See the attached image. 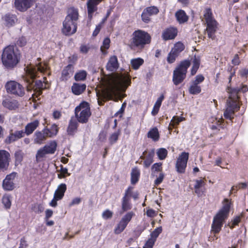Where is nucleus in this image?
<instances>
[{"label": "nucleus", "mask_w": 248, "mask_h": 248, "mask_svg": "<svg viewBox=\"0 0 248 248\" xmlns=\"http://www.w3.org/2000/svg\"><path fill=\"white\" fill-rule=\"evenodd\" d=\"M131 83L127 73H114L103 79L104 87L96 92L98 105L102 106L108 100H116L119 91L124 92Z\"/></svg>", "instance_id": "nucleus-1"}, {"label": "nucleus", "mask_w": 248, "mask_h": 248, "mask_svg": "<svg viewBox=\"0 0 248 248\" xmlns=\"http://www.w3.org/2000/svg\"><path fill=\"white\" fill-rule=\"evenodd\" d=\"M47 68V66L45 64L43 65L41 63L36 64V66H28L25 68L26 73V76L24 80L29 84L28 89H32L34 90H41L46 88L44 86L41 80H36L34 86H32V83L36 77H39V73L45 72Z\"/></svg>", "instance_id": "nucleus-2"}, {"label": "nucleus", "mask_w": 248, "mask_h": 248, "mask_svg": "<svg viewBox=\"0 0 248 248\" xmlns=\"http://www.w3.org/2000/svg\"><path fill=\"white\" fill-rule=\"evenodd\" d=\"M227 92L229 94V96L226 102V108L224 112V116L226 119L232 120L233 118L234 113L240 108L238 93L240 92V89L239 88L228 87Z\"/></svg>", "instance_id": "nucleus-3"}, {"label": "nucleus", "mask_w": 248, "mask_h": 248, "mask_svg": "<svg viewBox=\"0 0 248 248\" xmlns=\"http://www.w3.org/2000/svg\"><path fill=\"white\" fill-rule=\"evenodd\" d=\"M21 55L14 46H9L4 48L1 55V61L4 66L9 69L16 67L20 61Z\"/></svg>", "instance_id": "nucleus-4"}, {"label": "nucleus", "mask_w": 248, "mask_h": 248, "mask_svg": "<svg viewBox=\"0 0 248 248\" xmlns=\"http://www.w3.org/2000/svg\"><path fill=\"white\" fill-rule=\"evenodd\" d=\"M230 204L231 202L228 199H224L222 207L214 217L212 224V231L214 233H218L220 231L224 222L228 218Z\"/></svg>", "instance_id": "nucleus-5"}, {"label": "nucleus", "mask_w": 248, "mask_h": 248, "mask_svg": "<svg viewBox=\"0 0 248 248\" xmlns=\"http://www.w3.org/2000/svg\"><path fill=\"white\" fill-rule=\"evenodd\" d=\"M78 18V10L71 8L68 11V14L63 22L62 31L65 35H71L74 34L77 29L76 22Z\"/></svg>", "instance_id": "nucleus-6"}, {"label": "nucleus", "mask_w": 248, "mask_h": 248, "mask_svg": "<svg viewBox=\"0 0 248 248\" xmlns=\"http://www.w3.org/2000/svg\"><path fill=\"white\" fill-rule=\"evenodd\" d=\"M151 37L149 34L143 31H135L132 35L131 45L139 48H143L146 44L150 43Z\"/></svg>", "instance_id": "nucleus-7"}, {"label": "nucleus", "mask_w": 248, "mask_h": 248, "mask_svg": "<svg viewBox=\"0 0 248 248\" xmlns=\"http://www.w3.org/2000/svg\"><path fill=\"white\" fill-rule=\"evenodd\" d=\"M190 62L188 60L182 62L178 65L173 73L172 81L175 85L182 83L186 77L187 69L189 67Z\"/></svg>", "instance_id": "nucleus-8"}, {"label": "nucleus", "mask_w": 248, "mask_h": 248, "mask_svg": "<svg viewBox=\"0 0 248 248\" xmlns=\"http://www.w3.org/2000/svg\"><path fill=\"white\" fill-rule=\"evenodd\" d=\"M75 114L79 123H86L91 115L89 104L86 102H81L75 108Z\"/></svg>", "instance_id": "nucleus-9"}, {"label": "nucleus", "mask_w": 248, "mask_h": 248, "mask_svg": "<svg viewBox=\"0 0 248 248\" xmlns=\"http://www.w3.org/2000/svg\"><path fill=\"white\" fill-rule=\"evenodd\" d=\"M5 88L7 92L12 94L22 96L25 93L23 86L14 80L8 81L5 84Z\"/></svg>", "instance_id": "nucleus-10"}, {"label": "nucleus", "mask_w": 248, "mask_h": 248, "mask_svg": "<svg viewBox=\"0 0 248 248\" xmlns=\"http://www.w3.org/2000/svg\"><path fill=\"white\" fill-rule=\"evenodd\" d=\"M135 215V213L130 211L126 213L121 219L114 229V233L118 234L121 233L126 228L132 218Z\"/></svg>", "instance_id": "nucleus-11"}, {"label": "nucleus", "mask_w": 248, "mask_h": 248, "mask_svg": "<svg viewBox=\"0 0 248 248\" xmlns=\"http://www.w3.org/2000/svg\"><path fill=\"white\" fill-rule=\"evenodd\" d=\"M189 154L186 152H183L177 158L176 163L177 171L180 173H183L185 171Z\"/></svg>", "instance_id": "nucleus-12"}, {"label": "nucleus", "mask_w": 248, "mask_h": 248, "mask_svg": "<svg viewBox=\"0 0 248 248\" xmlns=\"http://www.w3.org/2000/svg\"><path fill=\"white\" fill-rule=\"evenodd\" d=\"M10 161V153L4 150H0V170L8 169Z\"/></svg>", "instance_id": "nucleus-13"}, {"label": "nucleus", "mask_w": 248, "mask_h": 248, "mask_svg": "<svg viewBox=\"0 0 248 248\" xmlns=\"http://www.w3.org/2000/svg\"><path fill=\"white\" fill-rule=\"evenodd\" d=\"M132 195V187H129L125 191V194L122 199V208L124 212L130 210L132 205L130 202Z\"/></svg>", "instance_id": "nucleus-14"}, {"label": "nucleus", "mask_w": 248, "mask_h": 248, "mask_svg": "<svg viewBox=\"0 0 248 248\" xmlns=\"http://www.w3.org/2000/svg\"><path fill=\"white\" fill-rule=\"evenodd\" d=\"M34 0H15L16 8L21 12H25L30 8L34 3Z\"/></svg>", "instance_id": "nucleus-15"}, {"label": "nucleus", "mask_w": 248, "mask_h": 248, "mask_svg": "<svg viewBox=\"0 0 248 248\" xmlns=\"http://www.w3.org/2000/svg\"><path fill=\"white\" fill-rule=\"evenodd\" d=\"M17 173L15 172L7 175L3 181L2 186L6 190H12L14 189L15 185L14 180L16 177Z\"/></svg>", "instance_id": "nucleus-16"}, {"label": "nucleus", "mask_w": 248, "mask_h": 248, "mask_svg": "<svg viewBox=\"0 0 248 248\" xmlns=\"http://www.w3.org/2000/svg\"><path fill=\"white\" fill-rule=\"evenodd\" d=\"M47 133L46 132L45 129L40 131H36L34 135V142L38 144H42L48 137Z\"/></svg>", "instance_id": "nucleus-17"}, {"label": "nucleus", "mask_w": 248, "mask_h": 248, "mask_svg": "<svg viewBox=\"0 0 248 248\" xmlns=\"http://www.w3.org/2000/svg\"><path fill=\"white\" fill-rule=\"evenodd\" d=\"M119 67L118 59L116 56H111L106 65L107 70L113 72L116 71Z\"/></svg>", "instance_id": "nucleus-18"}, {"label": "nucleus", "mask_w": 248, "mask_h": 248, "mask_svg": "<svg viewBox=\"0 0 248 248\" xmlns=\"http://www.w3.org/2000/svg\"><path fill=\"white\" fill-rule=\"evenodd\" d=\"M40 122L38 120H35L30 123H29L25 127V134L27 135L31 134L39 126Z\"/></svg>", "instance_id": "nucleus-19"}, {"label": "nucleus", "mask_w": 248, "mask_h": 248, "mask_svg": "<svg viewBox=\"0 0 248 248\" xmlns=\"http://www.w3.org/2000/svg\"><path fill=\"white\" fill-rule=\"evenodd\" d=\"M207 26L206 31L207 33V35L209 38H211L212 39L215 38V33H216L217 30V22L216 21H213V22L206 23Z\"/></svg>", "instance_id": "nucleus-20"}, {"label": "nucleus", "mask_w": 248, "mask_h": 248, "mask_svg": "<svg viewBox=\"0 0 248 248\" xmlns=\"http://www.w3.org/2000/svg\"><path fill=\"white\" fill-rule=\"evenodd\" d=\"M177 33V30L174 28H169L164 30L162 33V38L165 40L174 39Z\"/></svg>", "instance_id": "nucleus-21"}, {"label": "nucleus", "mask_w": 248, "mask_h": 248, "mask_svg": "<svg viewBox=\"0 0 248 248\" xmlns=\"http://www.w3.org/2000/svg\"><path fill=\"white\" fill-rule=\"evenodd\" d=\"M86 85L85 84L75 83L71 87L73 93L77 95L82 93L85 90Z\"/></svg>", "instance_id": "nucleus-22"}, {"label": "nucleus", "mask_w": 248, "mask_h": 248, "mask_svg": "<svg viewBox=\"0 0 248 248\" xmlns=\"http://www.w3.org/2000/svg\"><path fill=\"white\" fill-rule=\"evenodd\" d=\"M2 105L10 110H15L18 108V102L16 100L6 99L3 101Z\"/></svg>", "instance_id": "nucleus-23"}, {"label": "nucleus", "mask_w": 248, "mask_h": 248, "mask_svg": "<svg viewBox=\"0 0 248 248\" xmlns=\"http://www.w3.org/2000/svg\"><path fill=\"white\" fill-rule=\"evenodd\" d=\"M67 189L66 185L65 184H61L56 190L54 196L57 198V199L61 200L64 196V193Z\"/></svg>", "instance_id": "nucleus-24"}, {"label": "nucleus", "mask_w": 248, "mask_h": 248, "mask_svg": "<svg viewBox=\"0 0 248 248\" xmlns=\"http://www.w3.org/2000/svg\"><path fill=\"white\" fill-rule=\"evenodd\" d=\"M73 67L72 65L69 64L66 66L62 71V80H66L73 75Z\"/></svg>", "instance_id": "nucleus-25"}, {"label": "nucleus", "mask_w": 248, "mask_h": 248, "mask_svg": "<svg viewBox=\"0 0 248 248\" xmlns=\"http://www.w3.org/2000/svg\"><path fill=\"white\" fill-rule=\"evenodd\" d=\"M4 24L7 26H12L16 21L17 19L15 16L7 14L2 17Z\"/></svg>", "instance_id": "nucleus-26"}, {"label": "nucleus", "mask_w": 248, "mask_h": 248, "mask_svg": "<svg viewBox=\"0 0 248 248\" xmlns=\"http://www.w3.org/2000/svg\"><path fill=\"white\" fill-rule=\"evenodd\" d=\"M78 122L75 119H71L67 129L68 134L73 135L76 132Z\"/></svg>", "instance_id": "nucleus-27"}, {"label": "nucleus", "mask_w": 248, "mask_h": 248, "mask_svg": "<svg viewBox=\"0 0 248 248\" xmlns=\"http://www.w3.org/2000/svg\"><path fill=\"white\" fill-rule=\"evenodd\" d=\"M175 16L180 23L186 22L188 20V16H186V13L182 10H180L176 13Z\"/></svg>", "instance_id": "nucleus-28"}, {"label": "nucleus", "mask_w": 248, "mask_h": 248, "mask_svg": "<svg viewBox=\"0 0 248 248\" xmlns=\"http://www.w3.org/2000/svg\"><path fill=\"white\" fill-rule=\"evenodd\" d=\"M57 146L56 142L53 140L50 141L44 147L46 149V152L48 154H53L56 150Z\"/></svg>", "instance_id": "nucleus-29"}, {"label": "nucleus", "mask_w": 248, "mask_h": 248, "mask_svg": "<svg viewBox=\"0 0 248 248\" xmlns=\"http://www.w3.org/2000/svg\"><path fill=\"white\" fill-rule=\"evenodd\" d=\"M49 138H52L55 136H56L59 130V128L57 125L55 124H53L51 125L50 129L45 128H44Z\"/></svg>", "instance_id": "nucleus-30"}, {"label": "nucleus", "mask_w": 248, "mask_h": 248, "mask_svg": "<svg viewBox=\"0 0 248 248\" xmlns=\"http://www.w3.org/2000/svg\"><path fill=\"white\" fill-rule=\"evenodd\" d=\"M204 17L206 21V23L216 21L213 17V14L210 8H206L204 11Z\"/></svg>", "instance_id": "nucleus-31"}, {"label": "nucleus", "mask_w": 248, "mask_h": 248, "mask_svg": "<svg viewBox=\"0 0 248 248\" xmlns=\"http://www.w3.org/2000/svg\"><path fill=\"white\" fill-rule=\"evenodd\" d=\"M164 98V96L163 94H162L157 100L156 101L153 109L152 110V113L153 115H155L158 112L159 108L161 106L162 102Z\"/></svg>", "instance_id": "nucleus-32"}, {"label": "nucleus", "mask_w": 248, "mask_h": 248, "mask_svg": "<svg viewBox=\"0 0 248 248\" xmlns=\"http://www.w3.org/2000/svg\"><path fill=\"white\" fill-rule=\"evenodd\" d=\"M148 137L155 141L158 140L159 138V134L157 128L154 127L151 129L148 133Z\"/></svg>", "instance_id": "nucleus-33"}, {"label": "nucleus", "mask_w": 248, "mask_h": 248, "mask_svg": "<svg viewBox=\"0 0 248 248\" xmlns=\"http://www.w3.org/2000/svg\"><path fill=\"white\" fill-rule=\"evenodd\" d=\"M140 172V170L137 169H134L131 173V182L132 184H136L139 180Z\"/></svg>", "instance_id": "nucleus-34"}, {"label": "nucleus", "mask_w": 248, "mask_h": 248, "mask_svg": "<svg viewBox=\"0 0 248 248\" xmlns=\"http://www.w3.org/2000/svg\"><path fill=\"white\" fill-rule=\"evenodd\" d=\"M144 61L141 58H136L131 60V64L132 67L137 70L143 63Z\"/></svg>", "instance_id": "nucleus-35"}, {"label": "nucleus", "mask_w": 248, "mask_h": 248, "mask_svg": "<svg viewBox=\"0 0 248 248\" xmlns=\"http://www.w3.org/2000/svg\"><path fill=\"white\" fill-rule=\"evenodd\" d=\"M184 118L178 117V116H174L170 124V125L169 126V130H170L172 129V127H174L175 126L178 125L179 123L183 121L184 120Z\"/></svg>", "instance_id": "nucleus-36"}, {"label": "nucleus", "mask_w": 248, "mask_h": 248, "mask_svg": "<svg viewBox=\"0 0 248 248\" xmlns=\"http://www.w3.org/2000/svg\"><path fill=\"white\" fill-rule=\"evenodd\" d=\"M57 171L59 172L58 174V177L59 179L64 178L66 176L70 175V173L68 171V169L66 168H64L62 165L61 166V169Z\"/></svg>", "instance_id": "nucleus-37"}, {"label": "nucleus", "mask_w": 248, "mask_h": 248, "mask_svg": "<svg viewBox=\"0 0 248 248\" xmlns=\"http://www.w3.org/2000/svg\"><path fill=\"white\" fill-rule=\"evenodd\" d=\"M189 92L192 94H198L201 92L200 86L191 82V85L189 88Z\"/></svg>", "instance_id": "nucleus-38"}, {"label": "nucleus", "mask_w": 248, "mask_h": 248, "mask_svg": "<svg viewBox=\"0 0 248 248\" xmlns=\"http://www.w3.org/2000/svg\"><path fill=\"white\" fill-rule=\"evenodd\" d=\"M156 154L159 159L163 160L166 157L168 151L165 148H160L157 151Z\"/></svg>", "instance_id": "nucleus-39"}, {"label": "nucleus", "mask_w": 248, "mask_h": 248, "mask_svg": "<svg viewBox=\"0 0 248 248\" xmlns=\"http://www.w3.org/2000/svg\"><path fill=\"white\" fill-rule=\"evenodd\" d=\"M184 46L183 44L180 42H178L174 45L171 50L178 55L181 51L184 50Z\"/></svg>", "instance_id": "nucleus-40"}, {"label": "nucleus", "mask_w": 248, "mask_h": 248, "mask_svg": "<svg viewBox=\"0 0 248 248\" xmlns=\"http://www.w3.org/2000/svg\"><path fill=\"white\" fill-rule=\"evenodd\" d=\"M87 76V73L85 71H81L75 75V80L77 81L84 80Z\"/></svg>", "instance_id": "nucleus-41"}, {"label": "nucleus", "mask_w": 248, "mask_h": 248, "mask_svg": "<svg viewBox=\"0 0 248 248\" xmlns=\"http://www.w3.org/2000/svg\"><path fill=\"white\" fill-rule=\"evenodd\" d=\"M110 42V41L108 38H106L104 40L103 45L101 47V50L103 53H106V50L108 49L109 47Z\"/></svg>", "instance_id": "nucleus-42"}, {"label": "nucleus", "mask_w": 248, "mask_h": 248, "mask_svg": "<svg viewBox=\"0 0 248 248\" xmlns=\"http://www.w3.org/2000/svg\"><path fill=\"white\" fill-rule=\"evenodd\" d=\"M47 154H48L46 152V150L45 147H43V148H41L39 150H38L36 155V158L37 159H39L40 158L44 157Z\"/></svg>", "instance_id": "nucleus-43"}, {"label": "nucleus", "mask_w": 248, "mask_h": 248, "mask_svg": "<svg viewBox=\"0 0 248 248\" xmlns=\"http://www.w3.org/2000/svg\"><path fill=\"white\" fill-rule=\"evenodd\" d=\"M154 153H150L148 156L146 157L144 161V165L145 167L148 168L153 162Z\"/></svg>", "instance_id": "nucleus-44"}, {"label": "nucleus", "mask_w": 248, "mask_h": 248, "mask_svg": "<svg viewBox=\"0 0 248 248\" xmlns=\"http://www.w3.org/2000/svg\"><path fill=\"white\" fill-rule=\"evenodd\" d=\"M144 10L148 13L151 16L157 14L159 10L155 6H151L146 8Z\"/></svg>", "instance_id": "nucleus-45"}, {"label": "nucleus", "mask_w": 248, "mask_h": 248, "mask_svg": "<svg viewBox=\"0 0 248 248\" xmlns=\"http://www.w3.org/2000/svg\"><path fill=\"white\" fill-rule=\"evenodd\" d=\"M2 203L6 208H10L11 205L10 197L9 196H4L2 199Z\"/></svg>", "instance_id": "nucleus-46"}, {"label": "nucleus", "mask_w": 248, "mask_h": 248, "mask_svg": "<svg viewBox=\"0 0 248 248\" xmlns=\"http://www.w3.org/2000/svg\"><path fill=\"white\" fill-rule=\"evenodd\" d=\"M178 55L177 54H176L174 52H173V51L171 50L167 57V61L169 63H173L175 61L176 58L177 57Z\"/></svg>", "instance_id": "nucleus-47"}, {"label": "nucleus", "mask_w": 248, "mask_h": 248, "mask_svg": "<svg viewBox=\"0 0 248 248\" xmlns=\"http://www.w3.org/2000/svg\"><path fill=\"white\" fill-rule=\"evenodd\" d=\"M162 229L161 227H159L155 229L151 233V238L154 239L156 241V238L158 236L159 234L162 232Z\"/></svg>", "instance_id": "nucleus-48"}, {"label": "nucleus", "mask_w": 248, "mask_h": 248, "mask_svg": "<svg viewBox=\"0 0 248 248\" xmlns=\"http://www.w3.org/2000/svg\"><path fill=\"white\" fill-rule=\"evenodd\" d=\"M23 155L24 154L21 151H16L15 154L16 163H20L22 161Z\"/></svg>", "instance_id": "nucleus-49"}, {"label": "nucleus", "mask_w": 248, "mask_h": 248, "mask_svg": "<svg viewBox=\"0 0 248 248\" xmlns=\"http://www.w3.org/2000/svg\"><path fill=\"white\" fill-rule=\"evenodd\" d=\"M240 222V217L236 216L232 220L230 223H228V226L230 227V228L232 229L234 228L235 226L237 225Z\"/></svg>", "instance_id": "nucleus-50"}, {"label": "nucleus", "mask_w": 248, "mask_h": 248, "mask_svg": "<svg viewBox=\"0 0 248 248\" xmlns=\"http://www.w3.org/2000/svg\"><path fill=\"white\" fill-rule=\"evenodd\" d=\"M162 163H156L154 164L152 167L153 172H161L162 170Z\"/></svg>", "instance_id": "nucleus-51"}, {"label": "nucleus", "mask_w": 248, "mask_h": 248, "mask_svg": "<svg viewBox=\"0 0 248 248\" xmlns=\"http://www.w3.org/2000/svg\"><path fill=\"white\" fill-rule=\"evenodd\" d=\"M106 19H107V17L104 18L103 19L102 22L96 26L94 31L93 32V36H96L99 33V32L102 28V25L105 22V21L106 20Z\"/></svg>", "instance_id": "nucleus-52"}, {"label": "nucleus", "mask_w": 248, "mask_h": 248, "mask_svg": "<svg viewBox=\"0 0 248 248\" xmlns=\"http://www.w3.org/2000/svg\"><path fill=\"white\" fill-rule=\"evenodd\" d=\"M204 79V77L202 75H197L194 80H193L191 82L198 85L199 84L202 83Z\"/></svg>", "instance_id": "nucleus-53"}, {"label": "nucleus", "mask_w": 248, "mask_h": 248, "mask_svg": "<svg viewBox=\"0 0 248 248\" xmlns=\"http://www.w3.org/2000/svg\"><path fill=\"white\" fill-rule=\"evenodd\" d=\"M120 135V132H116L114 133H113L109 138V141L111 142V143H113L115 142Z\"/></svg>", "instance_id": "nucleus-54"}, {"label": "nucleus", "mask_w": 248, "mask_h": 248, "mask_svg": "<svg viewBox=\"0 0 248 248\" xmlns=\"http://www.w3.org/2000/svg\"><path fill=\"white\" fill-rule=\"evenodd\" d=\"M32 210L37 214H40L43 212L44 208L41 204H35L32 208Z\"/></svg>", "instance_id": "nucleus-55"}, {"label": "nucleus", "mask_w": 248, "mask_h": 248, "mask_svg": "<svg viewBox=\"0 0 248 248\" xmlns=\"http://www.w3.org/2000/svg\"><path fill=\"white\" fill-rule=\"evenodd\" d=\"M155 241L154 239L149 238L146 242L143 248H152Z\"/></svg>", "instance_id": "nucleus-56"}, {"label": "nucleus", "mask_w": 248, "mask_h": 248, "mask_svg": "<svg viewBox=\"0 0 248 248\" xmlns=\"http://www.w3.org/2000/svg\"><path fill=\"white\" fill-rule=\"evenodd\" d=\"M16 140L15 137L13 132H10L9 135L5 139V142L9 144Z\"/></svg>", "instance_id": "nucleus-57"}, {"label": "nucleus", "mask_w": 248, "mask_h": 248, "mask_svg": "<svg viewBox=\"0 0 248 248\" xmlns=\"http://www.w3.org/2000/svg\"><path fill=\"white\" fill-rule=\"evenodd\" d=\"M13 134L16 140L23 137L25 134L23 130L16 131Z\"/></svg>", "instance_id": "nucleus-58"}, {"label": "nucleus", "mask_w": 248, "mask_h": 248, "mask_svg": "<svg viewBox=\"0 0 248 248\" xmlns=\"http://www.w3.org/2000/svg\"><path fill=\"white\" fill-rule=\"evenodd\" d=\"M150 16H151L144 10L141 15L142 20L146 23H148L150 20Z\"/></svg>", "instance_id": "nucleus-59"}, {"label": "nucleus", "mask_w": 248, "mask_h": 248, "mask_svg": "<svg viewBox=\"0 0 248 248\" xmlns=\"http://www.w3.org/2000/svg\"><path fill=\"white\" fill-rule=\"evenodd\" d=\"M205 185V182L203 179H201L199 180H195V184L194 185V188H201L202 186H204Z\"/></svg>", "instance_id": "nucleus-60"}, {"label": "nucleus", "mask_w": 248, "mask_h": 248, "mask_svg": "<svg viewBox=\"0 0 248 248\" xmlns=\"http://www.w3.org/2000/svg\"><path fill=\"white\" fill-rule=\"evenodd\" d=\"M112 212L109 210H106L102 214V217L106 219L110 218L112 216Z\"/></svg>", "instance_id": "nucleus-61"}, {"label": "nucleus", "mask_w": 248, "mask_h": 248, "mask_svg": "<svg viewBox=\"0 0 248 248\" xmlns=\"http://www.w3.org/2000/svg\"><path fill=\"white\" fill-rule=\"evenodd\" d=\"M164 177V175L163 173H160L159 175V176L156 178V179L155 181V185H158L160 184L163 181Z\"/></svg>", "instance_id": "nucleus-62"}, {"label": "nucleus", "mask_w": 248, "mask_h": 248, "mask_svg": "<svg viewBox=\"0 0 248 248\" xmlns=\"http://www.w3.org/2000/svg\"><path fill=\"white\" fill-rule=\"evenodd\" d=\"M81 198L78 197L75 198L69 203V206H72L76 204H78L81 202Z\"/></svg>", "instance_id": "nucleus-63"}, {"label": "nucleus", "mask_w": 248, "mask_h": 248, "mask_svg": "<svg viewBox=\"0 0 248 248\" xmlns=\"http://www.w3.org/2000/svg\"><path fill=\"white\" fill-rule=\"evenodd\" d=\"M232 62V64L235 65H237L240 63L239 58L238 54L235 55Z\"/></svg>", "instance_id": "nucleus-64"}]
</instances>
